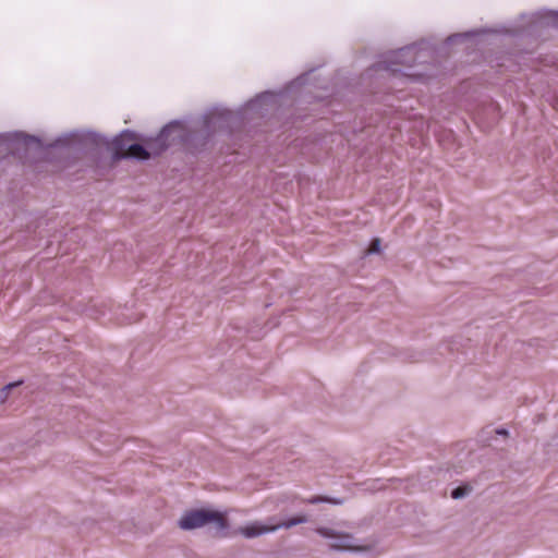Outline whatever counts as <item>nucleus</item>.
I'll list each match as a JSON object with an SVG mask.
<instances>
[{"mask_svg": "<svg viewBox=\"0 0 558 558\" xmlns=\"http://www.w3.org/2000/svg\"><path fill=\"white\" fill-rule=\"evenodd\" d=\"M206 524H214L218 530L228 527V520L225 513L209 509H194L186 511L179 521L182 530H193Z\"/></svg>", "mask_w": 558, "mask_h": 558, "instance_id": "f257e3e1", "label": "nucleus"}, {"mask_svg": "<svg viewBox=\"0 0 558 558\" xmlns=\"http://www.w3.org/2000/svg\"><path fill=\"white\" fill-rule=\"evenodd\" d=\"M307 521V518L305 515H298L294 518H291L282 523L274 524V525H265L260 524L258 522L251 523L246 526H243L239 530V532L247 537H256L260 534L274 532L280 527L290 529L296 524L305 523Z\"/></svg>", "mask_w": 558, "mask_h": 558, "instance_id": "f03ea898", "label": "nucleus"}, {"mask_svg": "<svg viewBox=\"0 0 558 558\" xmlns=\"http://www.w3.org/2000/svg\"><path fill=\"white\" fill-rule=\"evenodd\" d=\"M317 532L324 536L331 538L332 542L330 543V548L338 549V550H367L368 546H359L355 545L354 538L349 534H338L333 530L320 527L317 530Z\"/></svg>", "mask_w": 558, "mask_h": 558, "instance_id": "7ed1b4c3", "label": "nucleus"}, {"mask_svg": "<svg viewBox=\"0 0 558 558\" xmlns=\"http://www.w3.org/2000/svg\"><path fill=\"white\" fill-rule=\"evenodd\" d=\"M113 146L116 159L131 157L144 160L149 158V153L140 144H132L128 148H124L122 140H116Z\"/></svg>", "mask_w": 558, "mask_h": 558, "instance_id": "20e7f679", "label": "nucleus"}, {"mask_svg": "<svg viewBox=\"0 0 558 558\" xmlns=\"http://www.w3.org/2000/svg\"><path fill=\"white\" fill-rule=\"evenodd\" d=\"M415 51H416V48L414 46H411V47H405V48H402L400 51H399V54L398 57H403V56H408L409 57V60L408 61H403L407 65H412L416 62V58H415Z\"/></svg>", "mask_w": 558, "mask_h": 558, "instance_id": "39448f33", "label": "nucleus"}, {"mask_svg": "<svg viewBox=\"0 0 558 558\" xmlns=\"http://www.w3.org/2000/svg\"><path fill=\"white\" fill-rule=\"evenodd\" d=\"M470 492V488L469 487H457L454 489L451 490V497L453 499H460V498H463L464 496H466Z\"/></svg>", "mask_w": 558, "mask_h": 558, "instance_id": "423d86ee", "label": "nucleus"}, {"mask_svg": "<svg viewBox=\"0 0 558 558\" xmlns=\"http://www.w3.org/2000/svg\"><path fill=\"white\" fill-rule=\"evenodd\" d=\"M379 250H380V239H374L367 250V253H378Z\"/></svg>", "mask_w": 558, "mask_h": 558, "instance_id": "0eeeda50", "label": "nucleus"}, {"mask_svg": "<svg viewBox=\"0 0 558 558\" xmlns=\"http://www.w3.org/2000/svg\"><path fill=\"white\" fill-rule=\"evenodd\" d=\"M167 133H168V129L166 128V129H163V130L160 132V134H159V136H158V138H157V142L162 143L161 149L166 148V144L163 143V140H165V137L167 136Z\"/></svg>", "mask_w": 558, "mask_h": 558, "instance_id": "6e6552de", "label": "nucleus"}, {"mask_svg": "<svg viewBox=\"0 0 558 558\" xmlns=\"http://www.w3.org/2000/svg\"><path fill=\"white\" fill-rule=\"evenodd\" d=\"M495 434L507 438L509 436V430L506 428H497L495 429Z\"/></svg>", "mask_w": 558, "mask_h": 558, "instance_id": "1a4fd4ad", "label": "nucleus"}, {"mask_svg": "<svg viewBox=\"0 0 558 558\" xmlns=\"http://www.w3.org/2000/svg\"><path fill=\"white\" fill-rule=\"evenodd\" d=\"M319 501H329L328 499L326 498H322V497H315V498H312L308 500V502L311 504H316V502H319Z\"/></svg>", "mask_w": 558, "mask_h": 558, "instance_id": "9d476101", "label": "nucleus"}, {"mask_svg": "<svg viewBox=\"0 0 558 558\" xmlns=\"http://www.w3.org/2000/svg\"><path fill=\"white\" fill-rule=\"evenodd\" d=\"M389 60H390V58H387V57H386V63H387ZM388 70H389V69H388V66L386 65L385 71L387 72Z\"/></svg>", "mask_w": 558, "mask_h": 558, "instance_id": "9b49d317", "label": "nucleus"}]
</instances>
